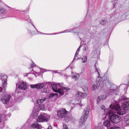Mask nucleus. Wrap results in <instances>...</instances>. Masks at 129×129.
Returning <instances> with one entry per match:
<instances>
[{"label": "nucleus", "mask_w": 129, "mask_h": 129, "mask_svg": "<svg viewBox=\"0 0 129 129\" xmlns=\"http://www.w3.org/2000/svg\"><path fill=\"white\" fill-rule=\"evenodd\" d=\"M97 63H96L94 65L95 67V72L98 74V76L96 81V84H93L91 87L92 90H94L95 88H97L100 87L101 88L103 87L105 85H106V81L104 80L103 81H102V78L100 77V73L101 72L100 70L96 66Z\"/></svg>", "instance_id": "1"}, {"label": "nucleus", "mask_w": 129, "mask_h": 129, "mask_svg": "<svg viewBox=\"0 0 129 129\" xmlns=\"http://www.w3.org/2000/svg\"><path fill=\"white\" fill-rule=\"evenodd\" d=\"M110 110L109 112V114L116 113L120 115H123L126 113L125 110L121 109L119 105L118 104H111L109 106Z\"/></svg>", "instance_id": "2"}, {"label": "nucleus", "mask_w": 129, "mask_h": 129, "mask_svg": "<svg viewBox=\"0 0 129 129\" xmlns=\"http://www.w3.org/2000/svg\"><path fill=\"white\" fill-rule=\"evenodd\" d=\"M51 86L54 91L58 92L61 95H63L64 92L70 90V88L68 87H62L60 83L52 84Z\"/></svg>", "instance_id": "3"}, {"label": "nucleus", "mask_w": 129, "mask_h": 129, "mask_svg": "<svg viewBox=\"0 0 129 129\" xmlns=\"http://www.w3.org/2000/svg\"><path fill=\"white\" fill-rule=\"evenodd\" d=\"M7 76L6 75H4L2 77L1 79L2 82V86L3 87V89L1 87H0V95L4 94L5 92V88L7 85Z\"/></svg>", "instance_id": "4"}, {"label": "nucleus", "mask_w": 129, "mask_h": 129, "mask_svg": "<svg viewBox=\"0 0 129 129\" xmlns=\"http://www.w3.org/2000/svg\"><path fill=\"white\" fill-rule=\"evenodd\" d=\"M119 90L117 86L114 84H112L109 88L108 89V92L111 95H116L118 94Z\"/></svg>", "instance_id": "5"}, {"label": "nucleus", "mask_w": 129, "mask_h": 129, "mask_svg": "<svg viewBox=\"0 0 129 129\" xmlns=\"http://www.w3.org/2000/svg\"><path fill=\"white\" fill-rule=\"evenodd\" d=\"M114 113L109 114V112L107 113L109 116L111 115L110 119V120L113 123H117L120 122L121 120V117L118 115H114Z\"/></svg>", "instance_id": "6"}, {"label": "nucleus", "mask_w": 129, "mask_h": 129, "mask_svg": "<svg viewBox=\"0 0 129 129\" xmlns=\"http://www.w3.org/2000/svg\"><path fill=\"white\" fill-rule=\"evenodd\" d=\"M49 118V116L46 114L42 113L38 116L37 120L39 122H46Z\"/></svg>", "instance_id": "7"}, {"label": "nucleus", "mask_w": 129, "mask_h": 129, "mask_svg": "<svg viewBox=\"0 0 129 129\" xmlns=\"http://www.w3.org/2000/svg\"><path fill=\"white\" fill-rule=\"evenodd\" d=\"M89 111V109L88 108L85 109L84 110V114L81 118L79 122V123H80V124L82 125L84 124L85 121L87 118Z\"/></svg>", "instance_id": "8"}, {"label": "nucleus", "mask_w": 129, "mask_h": 129, "mask_svg": "<svg viewBox=\"0 0 129 129\" xmlns=\"http://www.w3.org/2000/svg\"><path fill=\"white\" fill-rule=\"evenodd\" d=\"M67 112L65 108L61 109L57 111L58 116L59 118L64 117L67 115Z\"/></svg>", "instance_id": "9"}, {"label": "nucleus", "mask_w": 129, "mask_h": 129, "mask_svg": "<svg viewBox=\"0 0 129 129\" xmlns=\"http://www.w3.org/2000/svg\"><path fill=\"white\" fill-rule=\"evenodd\" d=\"M10 98V95H6L3 96L1 100L4 104H7L8 103Z\"/></svg>", "instance_id": "10"}, {"label": "nucleus", "mask_w": 129, "mask_h": 129, "mask_svg": "<svg viewBox=\"0 0 129 129\" xmlns=\"http://www.w3.org/2000/svg\"><path fill=\"white\" fill-rule=\"evenodd\" d=\"M31 88L34 89L36 88L37 89H40L43 88L44 85L42 83H38L30 85Z\"/></svg>", "instance_id": "11"}, {"label": "nucleus", "mask_w": 129, "mask_h": 129, "mask_svg": "<svg viewBox=\"0 0 129 129\" xmlns=\"http://www.w3.org/2000/svg\"><path fill=\"white\" fill-rule=\"evenodd\" d=\"M41 126L37 123V122H35L30 126V128L34 129H41Z\"/></svg>", "instance_id": "12"}, {"label": "nucleus", "mask_w": 129, "mask_h": 129, "mask_svg": "<svg viewBox=\"0 0 129 129\" xmlns=\"http://www.w3.org/2000/svg\"><path fill=\"white\" fill-rule=\"evenodd\" d=\"M29 17H28V19H27L26 20V21H27L29 22L30 21V23L31 24V25H33V27L36 30L37 32V33H35L34 32H29V33H30L32 35H37V34H39V33H41V34H43L41 33L40 31H39L36 28L35 26L33 25V23H32V21L30 20L29 19Z\"/></svg>", "instance_id": "13"}, {"label": "nucleus", "mask_w": 129, "mask_h": 129, "mask_svg": "<svg viewBox=\"0 0 129 129\" xmlns=\"http://www.w3.org/2000/svg\"><path fill=\"white\" fill-rule=\"evenodd\" d=\"M122 107L124 109L128 110L129 109V101H127L124 102L122 105Z\"/></svg>", "instance_id": "14"}, {"label": "nucleus", "mask_w": 129, "mask_h": 129, "mask_svg": "<svg viewBox=\"0 0 129 129\" xmlns=\"http://www.w3.org/2000/svg\"><path fill=\"white\" fill-rule=\"evenodd\" d=\"M46 97L38 99L37 100V103L39 105H40L46 101Z\"/></svg>", "instance_id": "15"}, {"label": "nucleus", "mask_w": 129, "mask_h": 129, "mask_svg": "<svg viewBox=\"0 0 129 129\" xmlns=\"http://www.w3.org/2000/svg\"><path fill=\"white\" fill-rule=\"evenodd\" d=\"M81 45L79 47V48L77 49V50L76 51V52L75 53V55L74 57V58L73 59V61H72V62H71V63H73V61L75 59H76V57H77L79 55V51H80V49L81 48Z\"/></svg>", "instance_id": "16"}, {"label": "nucleus", "mask_w": 129, "mask_h": 129, "mask_svg": "<svg viewBox=\"0 0 129 129\" xmlns=\"http://www.w3.org/2000/svg\"><path fill=\"white\" fill-rule=\"evenodd\" d=\"M26 84L22 82L19 86L18 88L22 90H25L26 88Z\"/></svg>", "instance_id": "17"}, {"label": "nucleus", "mask_w": 129, "mask_h": 129, "mask_svg": "<svg viewBox=\"0 0 129 129\" xmlns=\"http://www.w3.org/2000/svg\"><path fill=\"white\" fill-rule=\"evenodd\" d=\"M76 95L78 97H81L83 98H84L86 97L85 94L84 93L81 92H78L77 94Z\"/></svg>", "instance_id": "18"}, {"label": "nucleus", "mask_w": 129, "mask_h": 129, "mask_svg": "<svg viewBox=\"0 0 129 129\" xmlns=\"http://www.w3.org/2000/svg\"><path fill=\"white\" fill-rule=\"evenodd\" d=\"M104 125L107 127H109L110 126V122L109 120H107L105 121L103 123Z\"/></svg>", "instance_id": "19"}, {"label": "nucleus", "mask_w": 129, "mask_h": 129, "mask_svg": "<svg viewBox=\"0 0 129 129\" xmlns=\"http://www.w3.org/2000/svg\"><path fill=\"white\" fill-rule=\"evenodd\" d=\"M80 75L76 73H74L73 74V75L72 76V78H74L75 80H78L79 77Z\"/></svg>", "instance_id": "20"}, {"label": "nucleus", "mask_w": 129, "mask_h": 129, "mask_svg": "<svg viewBox=\"0 0 129 129\" xmlns=\"http://www.w3.org/2000/svg\"><path fill=\"white\" fill-rule=\"evenodd\" d=\"M87 60V57L86 56L83 57L82 59V61L83 63H85Z\"/></svg>", "instance_id": "21"}, {"label": "nucleus", "mask_w": 129, "mask_h": 129, "mask_svg": "<svg viewBox=\"0 0 129 129\" xmlns=\"http://www.w3.org/2000/svg\"><path fill=\"white\" fill-rule=\"evenodd\" d=\"M6 12V11L4 9L1 7L0 8V14H2Z\"/></svg>", "instance_id": "22"}, {"label": "nucleus", "mask_w": 129, "mask_h": 129, "mask_svg": "<svg viewBox=\"0 0 129 129\" xmlns=\"http://www.w3.org/2000/svg\"><path fill=\"white\" fill-rule=\"evenodd\" d=\"M64 119L67 122L69 121L71 119V118L69 116H66L65 117H64Z\"/></svg>", "instance_id": "23"}, {"label": "nucleus", "mask_w": 129, "mask_h": 129, "mask_svg": "<svg viewBox=\"0 0 129 129\" xmlns=\"http://www.w3.org/2000/svg\"><path fill=\"white\" fill-rule=\"evenodd\" d=\"M63 129H69L67 125L64 123H63Z\"/></svg>", "instance_id": "24"}, {"label": "nucleus", "mask_w": 129, "mask_h": 129, "mask_svg": "<svg viewBox=\"0 0 129 129\" xmlns=\"http://www.w3.org/2000/svg\"><path fill=\"white\" fill-rule=\"evenodd\" d=\"M33 63L31 64L30 68H33L34 67H37V66H36L35 64L32 61Z\"/></svg>", "instance_id": "25"}, {"label": "nucleus", "mask_w": 129, "mask_h": 129, "mask_svg": "<svg viewBox=\"0 0 129 129\" xmlns=\"http://www.w3.org/2000/svg\"><path fill=\"white\" fill-rule=\"evenodd\" d=\"M106 21V20L102 19L100 21V23L102 25H104Z\"/></svg>", "instance_id": "26"}, {"label": "nucleus", "mask_w": 129, "mask_h": 129, "mask_svg": "<svg viewBox=\"0 0 129 129\" xmlns=\"http://www.w3.org/2000/svg\"><path fill=\"white\" fill-rule=\"evenodd\" d=\"M69 30V29L66 30H64V31H61L60 32L58 33L57 34H58L61 33H63L71 32H72L73 31L72 30H71V31H68V30Z\"/></svg>", "instance_id": "27"}, {"label": "nucleus", "mask_w": 129, "mask_h": 129, "mask_svg": "<svg viewBox=\"0 0 129 129\" xmlns=\"http://www.w3.org/2000/svg\"><path fill=\"white\" fill-rule=\"evenodd\" d=\"M117 15V14H114L112 15L111 16L110 18L111 19H114L116 18V16L115 15Z\"/></svg>", "instance_id": "28"}, {"label": "nucleus", "mask_w": 129, "mask_h": 129, "mask_svg": "<svg viewBox=\"0 0 129 129\" xmlns=\"http://www.w3.org/2000/svg\"><path fill=\"white\" fill-rule=\"evenodd\" d=\"M82 88L83 89V90L85 92L87 91L88 90L87 87L86 86H82Z\"/></svg>", "instance_id": "29"}, {"label": "nucleus", "mask_w": 129, "mask_h": 129, "mask_svg": "<svg viewBox=\"0 0 129 129\" xmlns=\"http://www.w3.org/2000/svg\"><path fill=\"white\" fill-rule=\"evenodd\" d=\"M102 99V98H101V97H100V96H99L97 98V103L98 104L99 103V102Z\"/></svg>", "instance_id": "30"}, {"label": "nucleus", "mask_w": 129, "mask_h": 129, "mask_svg": "<svg viewBox=\"0 0 129 129\" xmlns=\"http://www.w3.org/2000/svg\"><path fill=\"white\" fill-rule=\"evenodd\" d=\"M110 129H121V128L119 127H111Z\"/></svg>", "instance_id": "31"}, {"label": "nucleus", "mask_w": 129, "mask_h": 129, "mask_svg": "<svg viewBox=\"0 0 129 129\" xmlns=\"http://www.w3.org/2000/svg\"><path fill=\"white\" fill-rule=\"evenodd\" d=\"M100 96L101 97L102 100H104L106 99L107 97L105 95H102Z\"/></svg>", "instance_id": "32"}, {"label": "nucleus", "mask_w": 129, "mask_h": 129, "mask_svg": "<svg viewBox=\"0 0 129 129\" xmlns=\"http://www.w3.org/2000/svg\"><path fill=\"white\" fill-rule=\"evenodd\" d=\"M121 99L122 100H126L128 99V98L125 96H123L121 97Z\"/></svg>", "instance_id": "33"}, {"label": "nucleus", "mask_w": 129, "mask_h": 129, "mask_svg": "<svg viewBox=\"0 0 129 129\" xmlns=\"http://www.w3.org/2000/svg\"><path fill=\"white\" fill-rule=\"evenodd\" d=\"M54 94L53 93H51L49 95V96L50 97H52L54 96Z\"/></svg>", "instance_id": "34"}, {"label": "nucleus", "mask_w": 129, "mask_h": 129, "mask_svg": "<svg viewBox=\"0 0 129 129\" xmlns=\"http://www.w3.org/2000/svg\"><path fill=\"white\" fill-rule=\"evenodd\" d=\"M101 109H103V110H105V106L103 105H102L101 106Z\"/></svg>", "instance_id": "35"}, {"label": "nucleus", "mask_w": 129, "mask_h": 129, "mask_svg": "<svg viewBox=\"0 0 129 129\" xmlns=\"http://www.w3.org/2000/svg\"><path fill=\"white\" fill-rule=\"evenodd\" d=\"M38 112H36L35 114H33V116H34V115H35V116H37L38 115Z\"/></svg>", "instance_id": "36"}, {"label": "nucleus", "mask_w": 129, "mask_h": 129, "mask_svg": "<svg viewBox=\"0 0 129 129\" xmlns=\"http://www.w3.org/2000/svg\"><path fill=\"white\" fill-rule=\"evenodd\" d=\"M2 120V115L1 114H0V122Z\"/></svg>", "instance_id": "37"}, {"label": "nucleus", "mask_w": 129, "mask_h": 129, "mask_svg": "<svg viewBox=\"0 0 129 129\" xmlns=\"http://www.w3.org/2000/svg\"><path fill=\"white\" fill-rule=\"evenodd\" d=\"M11 115V114L10 113H9L7 115H6V116L7 117H10Z\"/></svg>", "instance_id": "38"}, {"label": "nucleus", "mask_w": 129, "mask_h": 129, "mask_svg": "<svg viewBox=\"0 0 129 129\" xmlns=\"http://www.w3.org/2000/svg\"><path fill=\"white\" fill-rule=\"evenodd\" d=\"M48 129H52V126L51 125H49L48 127Z\"/></svg>", "instance_id": "39"}, {"label": "nucleus", "mask_w": 129, "mask_h": 129, "mask_svg": "<svg viewBox=\"0 0 129 129\" xmlns=\"http://www.w3.org/2000/svg\"><path fill=\"white\" fill-rule=\"evenodd\" d=\"M4 17H3L2 15V14H0V19H1L2 18H3Z\"/></svg>", "instance_id": "40"}, {"label": "nucleus", "mask_w": 129, "mask_h": 129, "mask_svg": "<svg viewBox=\"0 0 129 129\" xmlns=\"http://www.w3.org/2000/svg\"><path fill=\"white\" fill-rule=\"evenodd\" d=\"M117 4V3L116 2H114L113 3V5H114V7H115V6Z\"/></svg>", "instance_id": "41"}, {"label": "nucleus", "mask_w": 129, "mask_h": 129, "mask_svg": "<svg viewBox=\"0 0 129 129\" xmlns=\"http://www.w3.org/2000/svg\"><path fill=\"white\" fill-rule=\"evenodd\" d=\"M83 50L85 51L86 50V48L85 47H84L83 49Z\"/></svg>", "instance_id": "42"}, {"label": "nucleus", "mask_w": 129, "mask_h": 129, "mask_svg": "<svg viewBox=\"0 0 129 129\" xmlns=\"http://www.w3.org/2000/svg\"><path fill=\"white\" fill-rule=\"evenodd\" d=\"M88 13H89V11H88V12H87V14H86V17L87 16H88Z\"/></svg>", "instance_id": "43"}, {"label": "nucleus", "mask_w": 129, "mask_h": 129, "mask_svg": "<svg viewBox=\"0 0 129 129\" xmlns=\"http://www.w3.org/2000/svg\"><path fill=\"white\" fill-rule=\"evenodd\" d=\"M28 73L25 74L24 76H27V75H28Z\"/></svg>", "instance_id": "44"}, {"label": "nucleus", "mask_w": 129, "mask_h": 129, "mask_svg": "<svg viewBox=\"0 0 129 129\" xmlns=\"http://www.w3.org/2000/svg\"><path fill=\"white\" fill-rule=\"evenodd\" d=\"M79 105H80V106H81V107H82V104H81V102H80V104H79Z\"/></svg>", "instance_id": "45"}, {"label": "nucleus", "mask_w": 129, "mask_h": 129, "mask_svg": "<svg viewBox=\"0 0 129 129\" xmlns=\"http://www.w3.org/2000/svg\"><path fill=\"white\" fill-rule=\"evenodd\" d=\"M44 34L45 35H51V34Z\"/></svg>", "instance_id": "46"}, {"label": "nucleus", "mask_w": 129, "mask_h": 129, "mask_svg": "<svg viewBox=\"0 0 129 129\" xmlns=\"http://www.w3.org/2000/svg\"><path fill=\"white\" fill-rule=\"evenodd\" d=\"M61 84L62 85L63 84V83H61Z\"/></svg>", "instance_id": "47"}, {"label": "nucleus", "mask_w": 129, "mask_h": 129, "mask_svg": "<svg viewBox=\"0 0 129 129\" xmlns=\"http://www.w3.org/2000/svg\"><path fill=\"white\" fill-rule=\"evenodd\" d=\"M123 16H124L125 18V16L124 15H123Z\"/></svg>", "instance_id": "48"}]
</instances>
